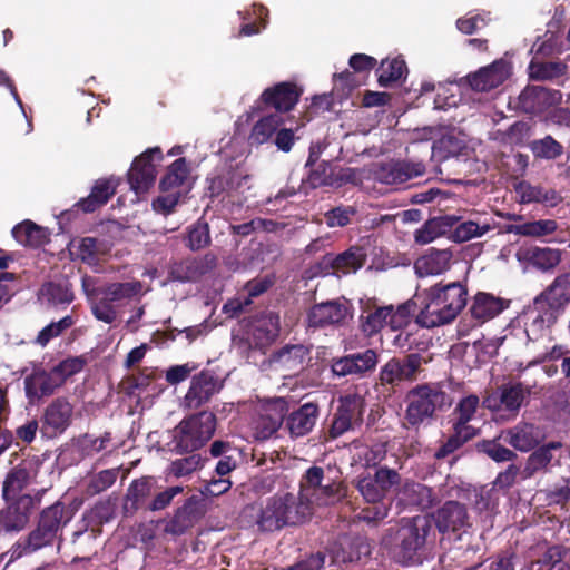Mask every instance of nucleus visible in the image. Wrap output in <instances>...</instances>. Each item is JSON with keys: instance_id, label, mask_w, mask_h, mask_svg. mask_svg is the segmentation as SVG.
I'll return each instance as SVG.
<instances>
[{"instance_id": "obj_30", "label": "nucleus", "mask_w": 570, "mask_h": 570, "mask_svg": "<svg viewBox=\"0 0 570 570\" xmlns=\"http://www.w3.org/2000/svg\"><path fill=\"white\" fill-rule=\"evenodd\" d=\"M23 383L26 396L30 402L50 396L62 386L53 368H37L24 377Z\"/></svg>"}, {"instance_id": "obj_4", "label": "nucleus", "mask_w": 570, "mask_h": 570, "mask_svg": "<svg viewBox=\"0 0 570 570\" xmlns=\"http://www.w3.org/2000/svg\"><path fill=\"white\" fill-rule=\"evenodd\" d=\"M142 283L115 282L104 287H97L88 293V303L94 317L106 324L117 321L120 309L134 297L141 295Z\"/></svg>"}, {"instance_id": "obj_11", "label": "nucleus", "mask_w": 570, "mask_h": 570, "mask_svg": "<svg viewBox=\"0 0 570 570\" xmlns=\"http://www.w3.org/2000/svg\"><path fill=\"white\" fill-rule=\"evenodd\" d=\"M364 409L365 401L357 394L341 397L327 431L328 439L335 440L352 430L354 425L362 424Z\"/></svg>"}, {"instance_id": "obj_33", "label": "nucleus", "mask_w": 570, "mask_h": 570, "mask_svg": "<svg viewBox=\"0 0 570 570\" xmlns=\"http://www.w3.org/2000/svg\"><path fill=\"white\" fill-rule=\"evenodd\" d=\"M155 480L153 476H141L130 482L124 499L125 514H135L139 509L147 510L150 502Z\"/></svg>"}, {"instance_id": "obj_55", "label": "nucleus", "mask_w": 570, "mask_h": 570, "mask_svg": "<svg viewBox=\"0 0 570 570\" xmlns=\"http://www.w3.org/2000/svg\"><path fill=\"white\" fill-rule=\"evenodd\" d=\"M501 439H503V436L500 434L494 439L481 440L476 443V450L487 454L491 460L498 463L514 461L518 458L517 453L505 448L500 442Z\"/></svg>"}, {"instance_id": "obj_6", "label": "nucleus", "mask_w": 570, "mask_h": 570, "mask_svg": "<svg viewBox=\"0 0 570 570\" xmlns=\"http://www.w3.org/2000/svg\"><path fill=\"white\" fill-rule=\"evenodd\" d=\"M216 425V415L208 411L184 419L173 431L171 451L184 454L202 449L214 435Z\"/></svg>"}, {"instance_id": "obj_13", "label": "nucleus", "mask_w": 570, "mask_h": 570, "mask_svg": "<svg viewBox=\"0 0 570 570\" xmlns=\"http://www.w3.org/2000/svg\"><path fill=\"white\" fill-rule=\"evenodd\" d=\"M40 500L39 493L36 495L26 493L18 500L7 503V507L0 510V531L17 533L23 530Z\"/></svg>"}, {"instance_id": "obj_22", "label": "nucleus", "mask_w": 570, "mask_h": 570, "mask_svg": "<svg viewBox=\"0 0 570 570\" xmlns=\"http://www.w3.org/2000/svg\"><path fill=\"white\" fill-rule=\"evenodd\" d=\"M435 291L431 287L417 293V302L420 304V312L416 315V322L428 328L449 324L454 321L444 304L435 296Z\"/></svg>"}, {"instance_id": "obj_51", "label": "nucleus", "mask_w": 570, "mask_h": 570, "mask_svg": "<svg viewBox=\"0 0 570 570\" xmlns=\"http://www.w3.org/2000/svg\"><path fill=\"white\" fill-rule=\"evenodd\" d=\"M184 244L193 252L204 249L212 244L209 224L203 217L186 228Z\"/></svg>"}, {"instance_id": "obj_49", "label": "nucleus", "mask_w": 570, "mask_h": 570, "mask_svg": "<svg viewBox=\"0 0 570 570\" xmlns=\"http://www.w3.org/2000/svg\"><path fill=\"white\" fill-rule=\"evenodd\" d=\"M492 229V225L488 219H468L460 220L452 229L451 239L455 243H464L475 237H481Z\"/></svg>"}, {"instance_id": "obj_60", "label": "nucleus", "mask_w": 570, "mask_h": 570, "mask_svg": "<svg viewBox=\"0 0 570 570\" xmlns=\"http://www.w3.org/2000/svg\"><path fill=\"white\" fill-rule=\"evenodd\" d=\"M391 308L389 326L391 330H399L405 326L412 315L420 312V304L417 302V293L414 295L412 299L401 304L394 309L393 305H389Z\"/></svg>"}, {"instance_id": "obj_2", "label": "nucleus", "mask_w": 570, "mask_h": 570, "mask_svg": "<svg viewBox=\"0 0 570 570\" xmlns=\"http://www.w3.org/2000/svg\"><path fill=\"white\" fill-rule=\"evenodd\" d=\"M404 428L419 431L430 425L452 404L451 397L440 383H422L412 387L405 396Z\"/></svg>"}, {"instance_id": "obj_17", "label": "nucleus", "mask_w": 570, "mask_h": 570, "mask_svg": "<svg viewBox=\"0 0 570 570\" xmlns=\"http://www.w3.org/2000/svg\"><path fill=\"white\" fill-rule=\"evenodd\" d=\"M224 387V381L213 371L203 370L194 375L189 389L185 395V406L189 410H197L208 403L214 395Z\"/></svg>"}, {"instance_id": "obj_34", "label": "nucleus", "mask_w": 570, "mask_h": 570, "mask_svg": "<svg viewBox=\"0 0 570 570\" xmlns=\"http://www.w3.org/2000/svg\"><path fill=\"white\" fill-rule=\"evenodd\" d=\"M432 291H435V296H440L439 299L444 304L449 314L453 320L462 312L468 303V289L460 282H452L449 284H435L431 286Z\"/></svg>"}, {"instance_id": "obj_21", "label": "nucleus", "mask_w": 570, "mask_h": 570, "mask_svg": "<svg viewBox=\"0 0 570 570\" xmlns=\"http://www.w3.org/2000/svg\"><path fill=\"white\" fill-rule=\"evenodd\" d=\"M561 99L560 90L528 85L518 97V108L529 115H539L558 105Z\"/></svg>"}, {"instance_id": "obj_35", "label": "nucleus", "mask_w": 570, "mask_h": 570, "mask_svg": "<svg viewBox=\"0 0 570 570\" xmlns=\"http://www.w3.org/2000/svg\"><path fill=\"white\" fill-rule=\"evenodd\" d=\"M31 464L22 461L11 468L2 482V499L6 503L18 500L21 492L30 484Z\"/></svg>"}, {"instance_id": "obj_18", "label": "nucleus", "mask_w": 570, "mask_h": 570, "mask_svg": "<svg viewBox=\"0 0 570 570\" xmlns=\"http://www.w3.org/2000/svg\"><path fill=\"white\" fill-rule=\"evenodd\" d=\"M348 313L347 302H341L340 299L314 304L306 315L307 327L320 330L341 326L344 324Z\"/></svg>"}, {"instance_id": "obj_38", "label": "nucleus", "mask_w": 570, "mask_h": 570, "mask_svg": "<svg viewBox=\"0 0 570 570\" xmlns=\"http://www.w3.org/2000/svg\"><path fill=\"white\" fill-rule=\"evenodd\" d=\"M367 253L362 246H351L343 253L335 256H325L326 264H328L334 272L342 273L344 275L355 273L362 268L365 265Z\"/></svg>"}, {"instance_id": "obj_63", "label": "nucleus", "mask_w": 570, "mask_h": 570, "mask_svg": "<svg viewBox=\"0 0 570 570\" xmlns=\"http://www.w3.org/2000/svg\"><path fill=\"white\" fill-rule=\"evenodd\" d=\"M528 254L532 265L542 271L556 267L561 261L560 250L549 247H533L529 249Z\"/></svg>"}, {"instance_id": "obj_61", "label": "nucleus", "mask_w": 570, "mask_h": 570, "mask_svg": "<svg viewBox=\"0 0 570 570\" xmlns=\"http://www.w3.org/2000/svg\"><path fill=\"white\" fill-rule=\"evenodd\" d=\"M531 308L542 316L550 327H552L558 318L564 313V309L560 307V304H556L543 293H540L532 303Z\"/></svg>"}, {"instance_id": "obj_7", "label": "nucleus", "mask_w": 570, "mask_h": 570, "mask_svg": "<svg viewBox=\"0 0 570 570\" xmlns=\"http://www.w3.org/2000/svg\"><path fill=\"white\" fill-rule=\"evenodd\" d=\"M324 469L313 465L308 468L299 481L298 500L307 502L312 508L313 502L317 505H327L340 498V483L328 479L326 483Z\"/></svg>"}, {"instance_id": "obj_36", "label": "nucleus", "mask_w": 570, "mask_h": 570, "mask_svg": "<svg viewBox=\"0 0 570 570\" xmlns=\"http://www.w3.org/2000/svg\"><path fill=\"white\" fill-rule=\"evenodd\" d=\"M460 217L455 215H443L428 219L414 233V242L419 245H426L438 237L452 234Z\"/></svg>"}, {"instance_id": "obj_15", "label": "nucleus", "mask_w": 570, "mask_h": 570, "mask_svg": "<svg viewBox=\"0 0 570 570\" xmlns=\"http://www.w3.org/2000/svg\"><path fill=\"white\" fill-rule=\"evenodd\" d=\"M425 515L432 519V527L435 525L442 534L460 533L471 525L468 509L459 501H446L436 511Z\"/></svg>"}, {"instance_id": "obj_45", "label": "nucleus", "mask_w": 570, "mask_h": 570, "mask_svg": "<svg viewBox=\"0 0 570 570\" xmlns=\"http://www.w3.org/2000/svg\"><path fill=\"white\" fill-rule=\"evenodd\" d=\"M12 236L19 244L33 248H38L49 240L46 228L31 220H24L16 225L12 229Z\"/></svg>"}, {"instance_id": "obj_43", "label": "nucleus", "mask_w": 570, "mask_h": 570, "mask_svg": "<svg viewBox=\"0 0 570 570\" xmlns=\"http://www.w3.org/2000/svg\"><path fill=\"white\" fill-rule=\"evenodd\" d=\"M515 193L520 197V203H540L546 206L554 207L561 200L562 197L553 188H544L540 185H531L530 183L522 180L515 186Z\"/></svg>"}, {"instance_id": "obj_27", "label": "nucleus", "mask_w": 570, "mask_h": 570, "mask_svg": "<svg viewBox=\"0 0 570 570\" xmlns=\"http://www.w3.org/2000/svg\"><path fill=\"white\" fill-rule=\"evenodd\" d=\"M396 501L397 505L404 509L417 508L425 510L435 503L436 494L432 488L423 483L406 480L397 491Z\"/></svg>"}, {"instance_id": "obj_16", "label": "nucleus", "mask_w": 570, "mask_h": 570, "mask_svg": "<svg viewBox=\"0 0 570 570\" xmlns=\"http://www.w3.org/2000/svg\"><path fill=\"white\" fill-rule=\"evenodd\" d=\"M425 173L422 161L391 160L374 165L372 175L374 180L385 185L403 184Z\"/></svg>"}, {"instance_id": "obj_64", "label": "nucleus", "mask_w": 570, "mask_h": 570, "mask_svg": "<svg viewBox=\"0 0 570 570\" xmlns=\"http://www.w3.org/2000/svg\"><path fill=\"white\" fill-rule=\"evenodd\" d=\"M452 429L453 433L435 451L434 458L436 460L448 458L475 436L454 426Z\"/></svg>"}, {"instance_id": "obj_14", "label": "nucleus", "mask_w": 570, "mask_h": 570, "mask_svg": "<svg viewBox=\"0 0 570 570\" xmlns=\"http://www.w3.org/2000/svg\"><path fill=\"white\" fill-rule=\"evenodd\" d=\"M379 363V354L373 348L351 353L341 357H334L331 362V371L337 377H364L375 370Z\"/></svg>"}, {"instance_id": "obj_44", "label": "nucleus", "mask_w": 570, "mask_h": 570, "mask_svg": "<svg viewBox=\"0 0 570 570\" xmlns=\"http://www.w3.org/2000/svg\"><path fill=\"white\" fill-rule=\"evenodd\" d=\"M371 553V547L363 537H344L340 539L335 551V560L343 563H352Z\"/></svg>"}, {"instance_id": "obj_26", "label": "nucleus", "mask_w": 570, "mask_h": 570, "mask_svg": "<svg viewBox=\"0 0 570 570\" xmlns=\"http://www.w3.org/2000/svg\"><path fill=\"white\" fill-rule=\"evenodd\" d=\"M119 180L115 177H104L95 180L90 194L80 198L72 207L71 212H82L91 214L105 206L116 194Z\"/></svg>"}, {"instance_id": "obj_32", "label": "nucleus", "mask_w": 570, "mask_h": 570, "mask_svg": "<svg viewBox=\"0 0 570 570\" xmlns=\"http://www.w3.org/2000/svg\"><path fill=\"white\" fill-rule=\"evenodd\" d=\"M199 502L200 500L197 495L186 499L184 504L175 511L173 518L166 523L164 528L165 533L181 535L190 529L202 514Z\"/></svg>"}, {"instance_id": "obj_42", "label": "nucleus", "mask_w": 570, "mask_h": 570, "mask_svg": "<svg viewBox=\"0 0 570 570\" xmlns=\"http://www.w3.org/2000/svg\"><path fill=\"white\" fill-rule=\"evenodd\" d=\"M529 570H570V550L562 544L550 546L542 556L532 560Z\"/></svg>"}, {"instance_id": "obj_24", "label": "nucleus", "mask_w": 570, "mask_h": 570, "mask_svg": "<svg viewBox=\"0 0 570 570\" xmlns=\"http://www.w3.org/2000/svg\"><path fill=\"white\" fill-rule=\"evenodd\" d=\"M279 333V315L275 312L264 313L253 323L250 337L247 342L248 348L264 351L277 340Z\"/></svg>"}, {"instance_id": "obj_25", "label": "nucleus", "mask_w": 570, "mask_h": 570, "mask_svg": "<svg viewBox=\"0 0 570 570\" xmlns=\"http://www.w3.org/2000/svg\"><path fill=\"white\" fill-rule=\"evenodd\" d=\"M320 406L316 402H306L291 411L285 417V429L292 439H298L311 433L318 420Z\"/></svg>"}, {"instance_id": "obj_31", "label": "nucleus", "mask_w": 570, "mask_h": 570, "mask_svg": "<svg viewBox=\"0 0 570 570\" xmlns=\"http://www.w3.org/2000/svg\"><path fill=\"white\" fill-rule=\"evenodd\" d=\"M510 305L509 299L495 296L487 292H478L470 305L471 317L480 324H483L507 309Z\"/></svg>"}, {"instance_id": "obj_39", "label": "nucleus", "mask_w": 570, "mask_h": 570, "mask_svg": "<svg viewBox=\"0 0 570 570\" xmlns=\"http://www.w3.org/2000/svg\"><path fill=\"white\" fill-rule=\"evenodd\" d=\"M452 253L449 249L430 248L414 263L415 273L420 276L440 275L450 268Z\"/></svg>"}, {"instance_id": "obj_53", "label": "nucleus", "mask_w": 570, "mask_h": 570, "mask_svg": "<svg viewBox=\"0 0 570 570\" xmlns=\"http://www.w3.org/2000/svg\"><path fill=\"white\" fill-rule=\"evenodd\" d=\"M529 148L535 159L556 160L564 153L562 144L557 141L551 135L534 139L529 144Z\"/></svg>"}, {"instance_id": "obj_8", "label": "nucleus", "mask_w": 570, "mask_h": 570, "mask_svg": "<svg viewBox=\"0 0 570 570\" xmlns=\"http://www.w3.org/2000/svg\"><path fill=\"white\" fill-rule=\"evenodd\" d=\"M288 413V401L285 397H273L262 402L253 420V435L257 441L276 438L285 423Z\"/></svg>"}, {"instance_id": "obj_29", "label": "nucleus", "mask_w": 570, "mask_h": 570, "mask_svg": "<svg viewBox=\"0 0 570 570\" xmlns=\"http://www.w3.org/2000/svg\"><path fill=\"white\" fill-rule=\"evenodd\" d=\"M531 393V389L525 387L522 382H509L498 386L497 391L488 397L489 407L503 409L505 411L518 413L524 399Z\"/></svg>"}, {"instance_id": "obj_48", "label": "nucleus", "mask_w": 570, "mask_h": 570, "mask_svg": "<svg viewBox=\"0 0 570 570\" xmlns=\"http://www.w3.org/2000/svg\"><path fill=\"white\" fill-rule=\"evenodd\" d=\"M376 72L379 85L383 88H389L406 77L407 66L401 57L384 59L381 61Z\"/></svg>"}, {"instance_id": "obj_12", "label": "nucleus", "mask_w": 570, "mask_h": 570, "mask_svg": "<svg viewBox=\"0 0 570 570\" xmlns=\"http://www.w3.org/2000/svg\"><path fill=\"white\" fill-rule=\"evenodd\" d=\"M73 405L65 396L53 399L40 417V433L48 439L63 434L72 424Z\"/></svg>"}, {"instance_id": "obj_10", "label": "nucleus", "mask_w": 570, "mask_h": 570, "mask_svg": "<svg viewBox=\"0 0 570 570\" xmlns=\"http://www.w3.org/2000/svg\"><path fill=\"white\" fill-rule=\"evenodd\" d=\"M163 160L159 147L148 148L137 156L128 171V183L136 194L146 193L154 186L157 176V166Z\"/></svg>"}, {"instance_id": "obj_1", "label": "nucleus", "mask_w": 570, "mask_h": 570, "mask_svg": "<svg viewBox=\"0 0 570 570\" xmlns=\"http://www.w3.org/2000/svg\"><path fill=\"white\" fill-rule=\"evenodd\" d=\"M312 510L306 501L298 500L293 493H285L268 498L258 509L248 507L245 512H255V524L259 531L273 532L306 522Z\"/></svg>"}, {"instance_id": "obj_41", "label": "nucleus", "mask_w": 570, "mask_h": 570, "mask_svg": "<svg viewBox=\"0 0 570 570\" xmlns=\"http://www.w3.org/2000/svg\"><path fill=\"white\" fill-rule=\"evenodd\" d=\"M311 348L303 344H287L276 352L272 358L284 370L295 374L301 372L307 360H309Z\"/></svg>"}, {"instance_id": "obj_58", "label": "nucleus", "mask_w": 570, "mask_h": 570, "mask_svg": "<svg viewBox=\"0 0 570 570\" xmlns=\"http://www.w3.org/2000/svg\"><path fill=\"white\" fill-rule=\"evenodd\" d=\"M541 293L556 304H560V307L566 311V306L570 303V272L557 276Z\"/></svg>"}, {"instance_id": "obj_50", "label": "nucleus", "mask_w": 570, "mask_h": 570, "mask_svg": "<svg viewBox=\"0 0 570 570\" xmlns=\"http://www.w3.org/2000/svg\"><path fill=\"white\" fill-rule=\"evenodd\" d=\"M478 407L479 397L476 395L471 394L463 397L454 409L456 417L452 426L476 436L479 430L469 425V422L473 419Z\"/></svg>"}, {"instance_id": "obj_57", "label": "nucleus", "mask_w": 570, "mask_h": 570, "mask_svg": "<svg viewBox=\"0 0 570 570\" xmlns=\"http://www.w3.org/2000/svg\"><path fill=\"white\" fill-rule=\"evenodd\" d=\"M302 183L307 184L312 189L335 185V173L332 164L327 160L317 163L309 169L307 177Z\"/></svg>"}, {"instance_id": "obj_54", "label": "nucleus", "mask_w": 570, "mask_h": 570, "mask_svg": "<svg viewBox=\"0 0 570 570\" xmlns=\"http://www.w3.org/2000/svg\"><path fill=\"white\" fill-rule=\"evenodd\" d=\"M189 175V168L185 158L176 159L167 169L159 181L161 191L174 190L184 185Z\"/></svg>"}, {"instance_id": "obj_28", "label": "nucleus", "mask_w": 570, "mask_h": 570, "mask_svg": "<svg viewBox=\"0 0 570 570\" xmlns=\"http://www.w3.org/2000/svg\"><path fill=\"white\" fill-rule=\"evenodd\" d=\"M249 179V175L239 165H228L217 175L207 178V190L212 198L219 197L224 193L238 190Z\"/></svg>"}, {"instance_id": "obj_19", "label": "nucleus", "mask_w": 570, "mask_h": 570, "mask_svg": "<svg viewBox=\"0 0 570 570\" xmlns=\"http://www.w3.org/2000/svg\"><path fill=\"white\" fill-rule=\"evenodd\" d=\"M218 264V258L213 253L203 256H189L175 262L169 271L171 279L180 283H195L203 276L213 272Z\"/></svg>"}, {"instance_id": "obj_5", "label": "nucleus", "mask_w": 570, "mask_h": 570, "mask_svg": "<svg viewBox=\"0 0 570 570\" xmlns=\"http://www.w3.org/2000/svg\"><path fill=\"white\" fill-rule=\"evenodd\" d=\"M72 511L61 501L45 508L38 517L36 528L17 547L21 548L18 553H31L45 547L52 546L62 529L71 521Z\"/></svg>"}, {"instance_id": "obj_56", "label": "nucleus", "mask_w": 570, "mask_h": 570, "mask_svg": "<svg viewBox=\"0 0 570 570\" xmlns=\"http://www.w3.org/2000/svg\"><path fill=\"white\" fill-rule=\"evenodd\" d=\"M558 224L554 219H540L520 225H511L508 232L521 236L542 237L554 233Z\"/></svg>"}, {"instance_id": "obj_46", "label": "nucleus", "mask_w": 570, "mask_h": 570, "mask_svg": "<svg viewBox=\"0 0 570 570\" xmlns=\"http://www.w3.org/2000/svg\"><path fill=\"white\" fill-rule=\"evenodd\" d=\"M568 66L563 61H541L532 59L528 66L529 78L534 81H553L567 75Z\"/></svg>"}, {"instance_id": "obj_59", "label": "nucleus", "mask_w": 570, "mask_h": 570, "mask_svg": "<svg viewBox=\"0 0 570 570\" xmlns=\"http://www.w3.org/2000/svg\"><path fill=\"white\" fill-rule=\"evenodd\" d=\"M391 308L387 306L376 307L361 316V330L366 336L377 334L384 326L389 325Z\"/></svg>"}, {"instance_id": "obj_3", "label": "nucleus", "mask_w": 570, "mask_h": 570, "mask_svg": "<svg viewBox=\"0 0 570 570\" xmlns=\"http://www.w3.org/2000/svg\"><path fill=\"white\" fill-rule=\"evenodd\" d=\"M435 533L432 519L424 514L403 518L395 532L394 557L402 566L422 563L426 546L434 543Z\"/></svg>"}, {"instance_id": "obj_62", "label": "nucleus", "mask_w": 570, "mask_h": 570, "mask_svg": "<svg viewBox=\"0 0 570 570\" xmlns=\"http://www.w3.org/2000/svg\"><path fill=\"white\" fill-rule=\"evenodd\" d=\"M206 461L207 458H202L200 454L193 452L185 458L173 461L168 466V474L175 478L189 475L202 469Z\"/></svg>"}, {"instance_id": "obj_23", "label": "nucleus", "mask_w": 570, "mask_h": 570, "mask_svg": "<svg viewBox=\"0 0 570 570\" xmlns=\"http://www.w3.org/2000/svg\"><path fill=\"white\" fill-rule=\"evenodd\" d=\"M511 73V66L504 59H498L487 67L466 76L469 86L475 91H489L502 85Z\"/></svg>"}, {"instance_id": "obj_40", "label": "nucleus", "mask_w": 570, "mask_h": 570, "mask_svg": "<svg viewBox=\"0 0 570 570\" xmlns=\"http://www.w3.org/2000/svg\"><path fill=\"white\" fill-rule=\"evenodd\" d=\"M503 441L521 452H528L540 443L538 428L531 423H519L501 432Z\"/></svg>"}, {"instance_id": "obj_52", "label": "nucleus", "mask_w": 570, "mask_h": 570, "mask_svg": "<svg viewBox=\"0 0 570 570\" xmlns=\"http://www.w3.org/2000/svg\"><path fill=\"white\" fill-rule=\"evenodd\" d=\"M283 122L284 119L278 114H269L262 117L252 128L250 140L258 145L267 142Z\"/></svg>"}, {"instance_id": "obj_20", "label": "nucleus", "mask_w": 570, "mask_h": 570, "mask_svg": "<svg viewBox=\"0 0 570 570\" xmlns=\"http://www.w3.org/2000/svg\"><path fill=\"white\" fill-rule=\"evenodd\" d=\"M302 94L303 89L295 82L283 81L266 88L262 92L258 102H261L265 108L275 109V114L279 115L294 109L299 101Z\"/></svg>"}, {"instance_id": "obj_37", "label": "nucleus", "mask_w": 570, "mask_h": 570, "mask_svg": "<svg viewBox=\"0 0 570 570\" xmlns=\"http://www.w3.org/2000/svg\"><path fill=\"white\" fill-rule=\"evenodd\" d=\"M38 299L48 307H67L75 299L72 285L68 281H49L38 291Z\"/></svg>"}, {"instance_id": "obj_9", "label": "nucleus", "mask_w": 570, "mask_h": 570, "mask_svg": "<svg viewBox=\"0 0 570 570\" xmlns=\"http://www.w3.org/2000/svg\"><path fill=\"white\" fill-rule=\"evenodd\" d=\"M428 362L429 360L420 353H410L404 357H392L380 370V384L394 391L403 382L415 381L417 374L423 371L422 365Z\"/></svg>"}, {"instance_id": "obj_47", "label": "nucleus", "mask_w": 570, "mask_h": 570, "mask_svg": "<svg viewBox=\"0 0 570 570\" xmlns=\"http://www.w3.org/2000/svg\"><path fill=\"white\" fill-rule=\"evenodd\" d=\"M561 446L560 442L552 441L537 448L527 459L522 471L523 478H531L535 473L546 470L553 459L552 451L559 450Z\"/></svg>"}]
</instances>
